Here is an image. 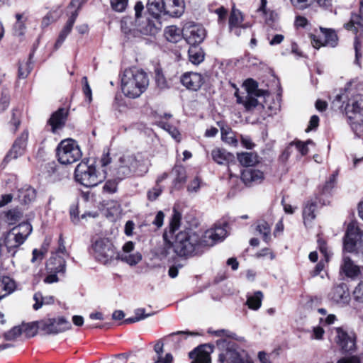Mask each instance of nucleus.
I'll use <instances>...</instances> for the list:
<instances>
[{
	"label": "nucleus",
	"instance_id": "6ab92c4d",
	"mask_svg": "<svg viewBox=\"0 0 363 363\" xmlns=\"http://www.w3.org/2000/svg\"><path fill=\"white\" fill-rule=\"evenodd\" d=\"M16 229H11L5 235L4 244L7 249V252L14 257L18 248L25 242V237H23L19 233H16Z\"/></svg>",
	"mask_w": 363,
	"mask_h": 363
},
{
	"label": "nucleus",
	"instance_id": "c03bdc74",
	"mask_svg": "<svg viewBox=\"0 0 363 363\" xmlns=\"http://www.w3.org/2000/svg\"><path fill=\"white\" fill-rule=\"evenodd\" d=\"M0 289L5 291V296L11 294L15 289V282L9 277L4 276L0 279Z\"/></svg>",
	"mask_w": 363,
	"mask_h": 363
},
{
	"label": "nucleus",
	"instance_id": "a19ab883",
	"mask_svg": "<svg viewBox=\"0 0 363 363\" xmlns=\"http://www.w3.org/2000/svg\"><path fill=\"white\" fill-rule=\"evenodd\" d=\"M116 259H121L130 266H134L141 261L142 255L140 252L121 255L119 253V257H116Z\"/></svg>",
	"mask_w": 363,
	"mask_h": 363
},
{
	"label": "nucleus",
	"instance_id": "4be33fe9",
	"mask_svg": "<svg viewBox=\"0 0 363 363\" xmlns=\"http://www.w3.org/2000/svg\"><path fill=\"white\" fill-rule=\"evenodd\" d=\"M243 183L247 186L259 184L264 179V173L254 168H247L242 171L240 177Z\"/></svg>",
	"mask_w": 363,
	"mask_h": 363
},
{
	"label": "nucleus",
	"instance_id": "de8ad7c7",
	"mask_svg": "<svg viewBox=\"0 0 363 363\" xmlns=\"http://www.w3.org/2000/svg\"><path fill=\"white\" fill-rule=\"evenodd\" d=\"M316 208V203L311 202L308 203L303 210V217L305 220L311 221L315 218V215L314 213L315 210Z\"/></svg>",
	"mask_w": 363,
	"mask_h": 363
},
{
	"label": "nucleus",
	"instance_id": "f3484780",
	"mask_svg": "<svg viewBox=\"0 0 363 363\" xmlns=\"http://www.w3.org/2000/svg\"><path fill=\"white\" fill-rule=\"evenodd\" d=\"M362 232L360 229L352 223L349 224L343 238L344 250L349 252L357 250V244L362 240Z\"/></svg>",
	"mask_w": 363,
	"mask_h": 363
},
{
	"label": "nucleus",
	"instance_id": "2eb2a0df",
	"mask_svg": "<svg viewBox=\"0 0 363 363\" xmlns=\"http://www.w3.org/2000/svg\"><path fill=\"white\" fill-rule=\"evenodd\" d=\"M336 335L335 341L342 353L351 352L355 350V335L348 333L342 328H335Z\"/></svg>",
	"mask_w": 363,
	"mask_h": 363
},
{
	"label": "nucleus",
	"instance_id": "f03ea898",
	"mask_svg": "<svg viewBox=\"0 0 363 363\" xmlns=\"http://www.w3.org/2000/svg\"><path fill=\"white\" fill-rule=\"evenodd\" d=\"M148 171V162L138 158L134 155H123L120 157L111 167V173L113 177L121 181L136 174L143 176Z\"/></svg>",
	"mask_w": 363,
	"mask_h": 363
},
{
	"label": "nucleus",
	"instance_id": "ea45409f",
	"mask_svg": "<svg viewBox=\"0 0 363 363\" xmlns=\"http://www.w3.org/2000/svg\"><path fill=\"white\" fill-rule=\"evenodd\" d=\"M40 320L33 321L28 323H23V333L27 337H33L36 335L38 330L40 329Z\"/></svg>",
	"mask_w": 363,
	"mask_h": 363
},
{
	"label": "nucleus",
	"instance_id": "393cba45",
	"mask_svg": "<svg viewBox=\"0 0 363 363\" xmlns=\"http://www.w3.org/2000/svg\"><path fill=\"white\" fill-rule=\"evenodd\" d=\"M46 270L48 273L59 272V274H65L66 261L62 257L54 255L48 260Z\"/></svg>",
	"mask_w": 363,
	"mask_h": 363
},
{
	"label": "nucleus",
	"instance_id": "7ed1b4c3",
	"mask_svg": "<svg viewBox=\"0 0 363 363\" xmlns=\"http://www.w3.org/2000/svg\"><path fill=\"white\" fill-rule=\"evenodd\" d=\"M149 79L147 73L137 67L125 69L121 78V89L131 99L139 97L147 89Z\"/></svg>",
	"mask_w": 363,
	"mask_h": 363
},
{
	"label": "nucleus",
	"instance_id": "4c0bfd02",
	"mask_svg": "<svg viewBox=\"0 0 363 363\" xmlns=\"http://www.w3.org/2000/svg\"><path fill=\"white\" fill-rule=\"evenodd\" d=\"M18 196L24 203H28L35 200L36 197L35 189L31 186L21 189L19 191Z\"/></svg>",
	"mask_w": 363,
	"mask_h": 363
},
{
	"label": "nucleus",
	"instance_id": "1a4fd4ad",
	"mask_svg": "<svg viewBox=\"0 0 363 363\" xmlns=\"http://www.w3.org/2000/svg\"><path fill=\"white\" fill-rule=\"evenodd\" d=\"M56 155L58 161L62 164H72L82 156L77 141L73 139L62 140L57 147Z\"/></svg>",
	"mask_w": 363,
	"mask_h": 363
},
{
	"label": "nucleus",
	"instance_id": "20e7f679",
	"mask_svg": "<svg viewBox=\"0 0 363 363\" xmlns=\"http://www.w3.org/2000/svg\"><path fill=\"white\" fill-rule=\"evenodd\" d=\"M181 219V213L174 208L169 226L163 233L164 244L158 247L155 251V255L159 259H174L177 256L174 252V241L172 242L171 240L174 238L175 232L180 226Z\"/></svg>",
	"mask_w": 363,
	"mask_h": 363
},
{
	"label": "nucleus",
	"instance_id": "39448f33",
	"mask_svg": "<svg viewBox=\"0 0 363 363\" xmlns=\"http://www.w3.org/2000/svg\"><path fill=\"white\" fill-rule=\"evenodd\" d=\"M345 110L352 130L357 137L361 138L363 136V95L357 94L350 99Z\"/></svg>",
	"mask_w": 363,
	"mask_h": 363
},
{
	"label": "nucleus",
	"instance_id": "c756f323",
	"mask_svg": "<svg viewBox=\"0 0 363 363\" xmlns=\"http://www.w3.org/2000/svg\"><path fill=\"white\" fill-rule=\"evenodd\" d=\"M213 160L218 164H226L235 161L233 154L223 148H216L212 150Z\"/></svg>",
	"mask_w": 363,
	"mask_h": 363
},
{
	"label": "nucleus",
	"instance_id": "c85d7f7f",
	"mask_svg": "<svg viewBox=\"0 0 363 363\" xmlns=\"http://www.w3.org/2000/svg\"><path fill=\"white\" fill-rule=\"evenodd\" d=\"M133 19L130 16H125L121 21V31L128 40H132L135 38H138V31L137 28H132Z\"/></svg>",
	"mask_w": 363,
	"mask_h": 363
},
{
	"label": "nucleus",
	"instance_id": "69168bd1",
	"mask_svg": "<svg viewBox=\"0 0 363 363\" xmlns=\"http://www.w3.org/2000/svg\"><path fill=\"white\" fill-rule=\"evenodd\" d=\"M293 143H295L294 147H296V148L302 156L306 155L308 154V147L306 146V144L303 143V142L299 140H295L293 141Z\"/></svg>",
	"mask_w": 363,
	"mask_h": 363
},
{
	"label": "nucleus",
	"instance_id": "4468645a",
	"mask_svg": "<svg viewBox=\"0 0 363 363\" xmlns=\"http://www.w3.org/2000/svg\"><path fill=\"white\" fill-rule=\"evenodd\" d=\"M28 138V132L27 130H24L15 140L11 148L4 157L3 162L7 164L11 160L17 159L18 157L22 156L26 152Z\"/></svg>",
	"mask_w": 363,
	"mask_h": 363
},
{
	"label": "nucleus",
	"instance_id": "2f4dec72",
	"mask_svg": "<svg viewBox=\"0 0 363 363\" xmlns=\"http://www.w3.org/2000/svg\"><path fill=\"white\" fill-rule=\"evenodd\" d=\"M172 173L176 176L173 182L174 186L179 189L186 181V169L182 165H175L172 169Z\"/></svg>",
	"mask_w": 363,
	"mask_h": 363
},
{
	"label": "nucleus",
	"instance_id": "9d476101",
	"mask_svg": "<svg viewBox=\"0 0 363 363\" xmlns=\"http://www.w3.org/2000/svg\"><path fill=\"white\" fill-rule=\"evenodd\" d=\"M135 23L138 25L137 31H138V37L140 35H155L161 30V22L158 19L146 17L145 21H141L143 18L142 13L144 10L143 2L137 1L135 6Z\"/></svg>",
	"mask_w": 363,
	"mask_h": 363
},
{
	"label": "nucleus",
	"instance_id": "dca6fc26",
	"mask_svg": "<svg viewBox=\"0 0 363 363\" xmlns=\"http://www.w3.org/2000/svg\"><path fill=\"white\" fill-rule=\"evenodd\" d=\"M328 298L340 306H347L350 301V294L347 284L342 282L334 285L328 294Z\"/></svg>",
	"mask_w": 363,
	"mask_h": 363
},
{
	"label": "nucleus",
	"instance_id": "58836bf2",
	"mask_svg": "<svg viewBox=\"0 0 363 363\" xmlns=\"http://www.w3.org/2000/svg\"><path fill=\"white\" fill-rule=\"evenodd\" d=\"M262 298V292L257 291L254 294V295L247 297L246 303L250 309L257 310L261 306Z\"/></svg>",
	"mask_w": 363,
	"mask_h": 363
},
{
	"label": "nucleus",
	"instance_id": "f704fd0d",
	"mask_svg": "<svg viewBox=\"0 0 363 363\" xmlns=\"http://www.w3.org/2000/svg\"><path fill=\"white\" fill-rule=\"evenodd\" d=\"M238 160L245 167H251L258 162V156L253 152H241L238 154Z\"/></svg>",
	"mask_w": 363,
	"mask_h": 363
},
{
	"label": "nucleus",
	"instance_id": "4d7b16f0",
	"mask_svg": "<svg viewBox=\"0 0 363 363\" xmlns=\"http://www.w3.org/2000/svg\"><path fill=\"white\" fill-rule=\"evenodd\" d=\"M118 182V179L116 177L113 179L106 181L103 187L104 191L110 194L116 192Z\"/></svg>",
	"mask_w": 363,
	"mask_h": 363
},
{
	"label": "nucleus",
	"instance_id": "338daca9",
	"mask_svg": "<svg viewBox=\"0 0 363 363\" xmlns=\"http://www.w3.org/2000/svg\"><path fill=\"white\" fill-rule=\"evenodd\" d=\"M361 45L359 41L358 37L356 36L354 42V48L355 50V60L354 63L359 65V59L362 57V53L360 52Z\"/></svg>",
	"mask_w": 363,
	"mask_h": 363
},
{
	"label": "nucleus",
	"instance_id": "72a5a7b5",
	"mask_svg": "<svg viewBox=\"0 0 363 363\" xmlns=\"http://www.w3.org/2000/svg\"><path fill=\"white\" fill-rule=\"evenodd\" d=\"M256 230L262 235V239L266 243L271 240V225L264 220L257 222Z\"/></svg>",
	"mask_w": 363,
	"mask_h": 363
},
{
	"label": "nucleus",
	"instance_id": "09e8293b",
	"mask_svg": "<svg viewBox=\"0 0 363 363\" xmlns=\"http://www.w3.org/2000/svg\"><path fill=\"white\" fill-rule=\"evenodd\" d=\"M23 333L22 325L14 326L7 333H4V337L7 341L13 340Z\"/></svg>",
	"mask_w": 363,
	"mask_h": 363
},
{
	"label": "nucleus",
	"instance_id": "0e129e2a",
	"mask_svg": "<svg viewBox=\"0 0 363 363\" xmlns=\"http://www.w3.org/2000/svg\"><path fill=\"white\" fill-rule=\"evenodd\" d=\"M79 211L77 205L72 204L69 208L70 219L74 224H77L79 221Z\"/></svg>",
	"mask_w": 363,
	"mask_h": 363
},
{
	"label": "nucleus",
	"instance_id": "7c9ffc66",
	"mask_svg": "<svg viewBox=\"0 0 363 363\" xmlns=\"http://www.w3.org/2000/svg\"><path fill=\"white\" fill-rule=\"evenodd\" d=\"M227 235V230L224 227L216 226L213 231L208 230L203 235L208 240V243H211V247L214 245L217 242L222 241Z\"/></svg>",
	"mask_w": 363,
	"mask_h": 363
},
{
	"label": "nucleus",
	"instance_id": "5fc2aeb1",
	"mask_svg": "<svg viewBox=\"0 0 363 363\" xmlns=\"http://www.w3.org/2000/svg\"><path fill=\"white\" fill-rule=\"evenodd\" d=\"M294 144L295 143H293V141H291L283 150V152H281L279 157V160L281 162L285 163L288 160V159L289 158L293 152V147H294Z\"/></svg>",
	"mask_w": 363,
	"mask_h": 363
},
{
	"label": "nucleus",
	"instance_id": "aec40b11",
	"mask_svg": "<svg viewBox=\"0 0 363 363\" xmlns=\"http://www.w3.org/2000/svg\"><path fill=\"white\" fill-rule=\"evenodd\" d=\"M164 16L172 18H179L184 13L185 3L184 0H163Z\"/></svg>",
	"mask_w": 363,
	"mask_h": 363
},
{
	"label": "nucleus",
	"instance_id": "c9c22d12",
	"mask_svg": "<svg viewBox=\"0 0 363 363\" xmlns=\"http://www.w3.org/2000/svg\"><path fill=\"white\" fill-rule=\"evenodd\" d=\"M33 52L29 54L28 60L25 64L20 63L18 70V76L20 79H26L33 69Z\"/></svg>",
	"mask_w": 363,
	"mask_h": 363
},
{
	"label": "nucleus",
	"instance_id": "cd10ccee",
	"mask_svg": "<svg viewBox=\"0 0 363 363\" xmlns=\"http://www.w3.org/2000/svg\"><path fill=\"white\" fill-rule=\"evenodd\" d=\"M146 7L149 15L156 20L160 21L162 16H165L163 0H148Z\"/></svg>",
	"mask_w": 363,
	"mask_h": 363
},
{
	"label": "nucleus",
	"instance_id": "79ce46f5",
	"mask_svg": "<svg viewBox=\"0 0 363 363\" xmlns=\"http://www.w3.org/2000/svg\"><path fill=\"white\" fill-rule=\"evenodd\" d=\"M164 36L168 41L177 43L181 38L180 30L174 26L167 27Z\"/></svg>",
	"mask_w": 363,
	"mask_h": 363
},
{
	"label": "nucleus",
	"instance_id": "8fccbe9b",
	"mask_svg": "<svg viewBox=\"0 0 363 363\" xmlns=\"http://www.w3.org/2000/svg\"><path fill=\"white\" fill-rule=\"evenodd\" d=\"M22 216L21 212L18 209H11L6 213V218L10 225L15 224Z\"/></svg>",
	"mask_w": 363,
	"mask_h": 363
},
{
	"label": "nucleus",
	"instance_id": "49530a36",
	"mask_svg": "<svg viewBox=\"0 0 363 363\" xmlns=\"http://www.w3.org/2000/svg\"><path fill=\"white\" fill-rule=\"evenodd\" d=\"M155 82H156L157 86L160 89H164L169 88V86L168 84V82H167L165 77L163 74L162 70L160 68L157 67L155 69Z\"/></svg>",
	"mask_w": 363,
	"mask_h": 363
},
{
	"label": "nucleus",
	"instance_id": "423d86ee",
	"mask_svg": "<svg viewBox=\"0 0 363 363\" xmlns=\"http://www.w3.org/2000/svg\"><path fill=\"white\" fill-rule=\"evenodd\" d=\"M216 345L220 351V363H244V357L247 356V352L234 342L220 339L216 341Z\"/></svg>",
	"mask_w": 363,
	"mask_h": 363
},
{
	"label": "nucleus",
	"instance_id": "f257e3e1",
	"mask_svg": "<svg viewBox=\"0 0 363 363\" xmlns=\"http://www.w3.org/2000/svg\"><path fill=\"white\" fill-rule=\"evenodd\" d=\"M173 238L176 255L186 259L202 255L212 245V242L208 243V240L202 235L191 228L174 233Z\"/></svg>",
	"mask_w": 363,
	"mask_h": 363
},
{
	"label": "nucleus",
	"instance_id": "864d4df0",
	"mask_svg": "<svg viewBox=\"0 0 363 363\" xmlns=\"http://www.w3.org/2000/svg\"><path fill=\"white\" fill-rule=\"evenodd\" d=\"M259 105L257 98L252 95H247L245 99V108L247 112L252 111L255 108Z\"/></svg>",
	"mask_w": 363,
	"mask_h": 363
},
{
	"label": "nucleus",
	"instance_id": "e2e57ef3",
	"mask_svg": "<svg viewBox=\"0 0 363 363\" xmlns=\"http://www.w3.org/2000/svg\"><path fill=\"white\" fill-rule=\"evenodd\" d=\"M82 82L83 84L82 91L85 96L88 99L89 101L91 102L92 100V92L91 87L88 82V79L86 76L83 77L82 79Z\"/></svg>",
	"mask_w": 363,
	"mask_h": 363
},
{
	"label": "nucleus",
	"instance_id": "bf43d9fd",
	"mask_svg": "<svg viewBox=\"0 0 363 363\" xmlns=\"http://www.w3.org/2000/svg\"><path fill=\"white\" fill-rule=\"evenodd\" d=\"M128 0H111L112 9L117 12H123L128 6Z\"/></svg>",
	"mask_w": 363,
	"mask_h": 363
},
{
	"label": "nucleus",
	"instance_id": "603ef678",
	"mask_svg": "<svg viewBox=\"0 0 363 363\" xmlns=\"http://www.w3.org/2000/svg\"><path fill=\"white\" fill-rule=\"evenodd\" d=\"M243 86H245L247 95H252L255 91H259L257 82L252 78L247 79L244 82Z\"/></svg>",
	"mask_w": 363,
	"mask_h": 363
},
{
	"label": "nucleus",
	"instance_id": "e433bc0d",
	"mask_svg": "<svg viewBox=\"0 0 363 363\" xmlns=\"http://www.w3.org/2000/svg\"><path fill=\"white\" fill-rule=\"evenodd\" d=\"M338 172H334L329 177L328 180L325 182L324 185L319 189V192L322 195H330L331 191L335 187L337 182V177Z\"/></svg>",
	"mask_w": 363,
	"mask_h": 363
},
{
	"label": "nucleus",
	"instance_id": "13d9d810",
	"mask_svg": "<svg viewBox=\"0 0 363 363\" xmlns=\"http://www.w3.org/2000/svg\"><path fill=\"white\" fill-rule=\"evenodd\" d=\"M352 294L356 302L363 304V281L354 288Z\"/></svg>",
	"mask_w": 363,
	"mask_h": 363
},
{
	"label": "nucleus",
	"instance_id": "37998d69",
	"mask_svg": "<svg viewBox=\"0 0 363 363\" xmlns=\"http://www.w3.org/2000/svg\"><path fill=\"white\" fill-rule=\"evenodd\" d=\"M243 21L242 13L238 9L233 8L228 21L229 28L241 25Z\"/></svg>",
	"mask_w": 363,
	"mask_h": 363
},
{
	"label": "nucleus",
	"instance_id": "6e6552de",
	"mask_svg": "<svg viewBox=\"0 0 363 363\" xmlns=\"http://www.w3.org/2000/svg\"><path fill=\"white\" fill-rule=\"evenodd\" d=\"M91 250L95 259L104 264H107L119 257V253L116 252L112 242L106 238L93 241Z\"/></svg>",
	"mask_w": 363,
	"mask_h": 363
},
{
	"label": "nucleus",
	"instance_id": "6e6d98bb",
	"mask_svg": "<svg viewBox=\"0 0 363 363\" xmlns=\"http://www.w3.org/2000/svg\"><path fill=\"white\" fill-rule=\"evenodd\" d=\"M10 94L8 90H2L0 99V111H4L9 106Z\"/></svg>",
	"mask_w": 363,
	"mask_h": 363
},
{
	"label": "nucleus",
	"instance_id": "3c124183",
	"mask_svg": "<svg viewBox=\"0 0 363 363\" xmlns=\"http://www.w3.org/2000/svg\"><path fill=\"white\" fill-rule=\"evenodd\" d=\"M13 228H16V233H19L23 237H25V240L28 238V236L32 232V226L28 222H22L17 226L13 227Z\"/></svg>",
	"mask_w": 363,
	"mask_h": 363
},
{
	"label": "nucleus",
	"instance_id": "ddd939ff",
	"mask_svg": "<svg viewBox=\"0 0 363 363\" xmlns=\"http://www.w3.org/2000/svg\"><path fill=\"white\" fill-rule=\"evenodd\" d=\"M321 36H317L311 34L310 38L313 46L318 49L321 46H330L335 48L337 45L338 37L335 31L330 28H324L320 27Z\"/></svg>",
	"mask_w": 363,
	"mask_h": 363
},
{
	"label": "nucleus",
	"instance_id": "9b49d317",
	"mask_svg": "<svg viewBox=\"0 0 363 363\" xmlns=\"http://www.w3.org/2000/svg\"><path fill=\"white\" fill-rule=\"evenodd\" d=\"M72 328V324L63 316L40 320V330L45 335H57Z\"/></svg>",
	"mask_w": 363,
	"mask_h": 363
},
{
	"label": "nucleus",
	"instance_id": "473e14b6",
	"mask_svg": "<svg viewBox=\"0 0 363 363\" xmlns=\"http://www.w3.org/2000/svg\"><path fill=\"white\" fill-rule=\"evenodd\" d=\"M189 61L194 65L201 63L205 57V53L199 45L190 46L188 50Z\"/></svg>",
	"mask_w": 363,
	"mask_h": 363
},
{
	"label": "nucleus",
	"instance_id": "a18cd8bd",
	"mask_svg": "<svg viewBox=\"0 0 363 363\" xmlns=\"http://www.w3.org/2000/svg\"><path fill=\"white\" fill-rule=\"evenodd\" d=\"M267 0H261V4L257 11L262 12L263 15L265 16L266 23L270 24L274 21L275 13L273 11L267 10Z\"/></svg>",
	"mask_w": 363,
	"mask_h": 363
},
{
	"label": "nucleus",
	"instance_id": "052dcab7",
	"mask_svg": "<svg viewBox=\"0 0 363 363\" xmlns=\"http://www.w3.org/2000/svg\"><path fill=\"white\" fill-rule=\"evenodd\" d=\"M162 123V128L169 132V133L172 135V137L175 139L177 141L180 140L181 135L179 132V130L174 127L173 125H170L168 123Z\"/></svg>",
	"mask_w": 363,
	"mask_h": 363
},
{
	"label": "nucleus",
	"instance_id": "b1692460",
	"mask_svg": "<svg viewBox=\"0 0 363 363\" xmlns=\"http://www.w3.org/2000/svg\"><path fill=\"white\" fill-rule=\"evenodd\" d=\"M347 30H352L359 35H363V0L360 1L359 13H352L350 21L345 25Z\"/></svg>",
	"mask_w": 363,
	"mask_h": 363
},
{
	"label": "nucleus",
	"instance_id": "680f3d73",
	"mask_svg": "<svg viewBox=\"0 0 363 363\" xmlns=\"http://www.w3.org/2000/svg\"><path fill=\"white\" fill-rule=\"evenodd\" d=\"M162 188L160 185L156 184L152 189L147 191V199L150 201H155L162 194Z\"/></svg>",
	"mask_w": 363,
	"mask_h": 363
},
{
	"label": "nucleus",
	"instance_id": "0eeeda50",
	"mask_svg": "<svg viewBox=\"0 0 363 363\" xmlns=\"http://www.w3.org/2000/svg\"><path fill=\"white\" fill-rule=\"evenodd\" d=\"M105 176L97 172L96 167L82 161L74 169L76 182L87 188H91L101 183Z\"/></svg>",
	"mask_w": 363,
	"mask_h": 363
},
{
	"label": "nucleus",
	"instance_id": "5701e85b",
	"mask_svg": "<svg viewBox=\"0 0 363 363\" xmlns=\"http://www.w3.org/2000/svg\"><path fill=\"white\" fill-rule=\"evenodd\" d=\"M340 269L347 278L354 280L357 279L361 274V270L363 269V267H360L355 264L350 257H344Z\"/></svg>",
	"mask_w": 363,
	"mask_h": 363
},
{
	"label": "nucleus",
	"instance_id": "f8f14e48",
	"mask_svg": "<svg viewBox=\"0 0 363 363\" xmlns=\"http://www.w3.org/2000/svg\"><path fill=\"white\" fill-rule=\"evenodd\" d=\"M182 38L190 46L199 45L206 38V30L193 22L186 23L182 30Z\"/></svg>",
	"mask_w": 363,
	"mask_h": 363
},
{
	"label": "nucleus",
	"instance_id": "a211bd4d",
	"mask_svg": "<svg viewBox=\"0 0 363 363\" xmlns=\"http://www.w3.org/2000/svg\"><path fill=\"white\" fill-rule=\"evenodd\" d=\"M69 115V109L60 107L54 111L47 121V125L51 127L50 131L56 133L59 130H62L66 124Z\"/></svg>",
	"mask_w": 363,
	"mask_h": 363
},
{
	"label": "nucleus",
	"instance_id": "774afa93",
	"mask_svg": "<svg viewBox=\"0 0 363 363\" xmlns=\"http://www.w3.org/2000/svg\"><path fill=\"white\" fill-rule=\"evenodd\" d=\"M337 363H363V357L352 356L347 358H342Z\"/></svg>",
	"mask_w": 363,
	"mask_h": 363
},
{
	"label": "nucleus",
	"instance_id": "412c9836",
	"mask_svg": "<svg viewBox=\"0 0 363 363\" xmlns=\"http://www.w3.org/2000/svg\"><path fill=\"white\" fill-rule=\"evenodd\" d=\"M181 82L186 89L198 91L204 82L203 76L197 72H186L181 77Z\"/></svg>",
	"mask_w": 363,
	"mask_h": 363
},
{
	"label": "nucleus",
	"instance_id": "a878e982",
	"mask_svg": "<svg viewBox=\"0 0 363 363\" xmlns=\"http://www.w3.org/2000/svg\"><path fill=\"white\" fill-rule=\"evenodd\" d=\"M206 345H199L189 353L191 363H211V356L208 352L204 350Z\"/></svg>",
	"mask_w": 363,
	"mask_h": 363
},
{
	"label": "nucleus",
	"instance_id": "bb28decb",
	"mask_svg": "<svg viewBox=\"0 0 363 363\" xmlns=\"http://www.w3.org/2000/svg\"><path fill=\"white\" fill-rule=\"evenodd\" d=\"M77 12L74 11L72 13V15L68 18L65 26L62 28V30L60 31L59 36L55 42V47L56 49L60 48L64 41L65 40L67 36L70 33L72 27L75 23V21L77 17Z\"/></svg>",
	"mask_w": 363,
	"mask_h": 363
}]
</instances>
